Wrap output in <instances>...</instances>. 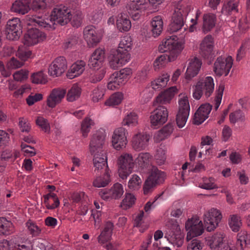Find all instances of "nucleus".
Returning a JSON list of instances; mask_svg holds the SVG:
<instances>
[{
  "label": "nucleus",
  "instance_id": "2f4dec72",
  "mask_svg": "<svg viewBox=\"0 0 250 250\" xmlns=\"http://www.w3.org/2000/svg\"><path fill=\"white\" fill-rule=\"evenodd\" d=\"M82 89L77 84L75 83L68 90L66 94V100L69 102L77 100L81 95Z\"/></svg>",
  "mask_w": 250,
  "mask_h": 250
},
{
  "label": "nucleus",
  "instance_id": "1a4fd4ad",
  "mask_svg": "<svg viewBox=\"0 0 250 250\" xmlns=\"http://www.w3.org/2000/svg\"><path fill=\"white\" fill-rule=\"evenodd\" d=\"M168 112L164 106H158L152 113L150 116L151 125L155 127L165 123L167 120Z\"/></svg>",
  "mask_w": 250,
  "mask_h": 250
},
{
  "label": "nucleus",
  "instance_id": "b1692460",
  "mask_svg": "<svg viewBox=\"0 0 250 250\" xmlns=\"http://www.w3.org/2000/svg\"><path fill=\"white\" fill-rule=\"evenodd\" d=\"M216 16L212 13L204 15L203 17L202 31L206 34L210 31L215 26Z\"/></svg>",
  "mask_w": 250,
  "mask_h": 250
},
{
  "label": "nucleus",
  "instance_id": "c9c22d12",
  "mask_svg": "<svg viewBox=\"0 0 250 250\" xmlns=\"http://www.w3.org/2000/svg\"><path fill=\"white\" fill-rule=\"evenodd\" d=\"M250 245V234L247 231H241L237 234V245L241 250H244Z\"/></svg>",
  "mask_w": 250,
  "mask_h": 250
},
{
  "label": "nucleus",
  "instance_id": "338daca9",
  "mask_svg": "<svg viewBox=\"0 0 250 250\" xmlns=\"http://www.w3.org/2000/svg\"><path fill=\"white\" fill-rule=\"evenodd\" d=\"M155 158L156 162L159 165L164 164L166 160V151L161 147L158 148L155 155Z\"/></svg>",
  "mask_w": 250,
  "mask_h": 250
},
{
  "label": "nucleus",
  "instance_id": "473e14b6",
  "mask_svg": "<svg viewBox=\"0 0 250 250\" xmlns=\"http://www.w3.org/2000/svg\"><path fill=\"white\" fill-rule=\"evenodd\" d=\"M44 203L48 209H52L59 206L60 202L56 194L50 193L44 196Z\"/></svg>",
  "mask_w": 250,
  "mask_h": 250
},
{
  "label": "nucleus",
  "instance_id": "4c0bfd02",
  "mask_svg": "<svg viewBox=\"0 0 250 250\" xmlns=\"http://www.w3.org/2000/svg\"><path fill=\"white\" fill-rule=\"evenodd\" d=\"M14 231L12 223L5 218H0V234L9 235Z\"/></svg>",
  "mask_w": 250,
  "mask_h": 250
},
{
  "label": "nucleus",
  "instance_id": "aec40b11",
  "mask_svg": "<svg viewBox=\"0 0 250 250\" xmlns=\"http://www.w3.org/2000/svg\"><path fill=\"white\" fill-rule=\"evenodd\" d=\"M184 24L183 15L180 10L175 11L173 14L171 21L168 26L167 30L170 33L177 32L182 29Z\"/></svg>",
  "mask_w": 250,
  "mask_h": 250
},
{
  "label": "nucleus",
  "instance_id": "f8f14e48",
  "mask_svg": "<svg viewBox=\"0 0 250 250\" xmlns=\"http://www.w3.org/2000/svg\"><path fill=\"white\" fill-rule=\"evenodd\" d=\"M67 68V62L64 57L61 56L56 58L49 66V74L55 77L61 76Z\"/></svg>",
  "mask_w": 250,
  "mask_h": 250
},
{
  "label": "nucleus",
  "instance_id": "69168bd1",
  "mask_svg": "<svg viewBox=\"0 0 250 250\" xmlns=\"http://www.w3.org/2000/svg\"><path fill=\"white\" fill-rule=\"evenodd\" d=\"M156 186L157 185L148 177L145 182L143 186L144 194L147 195L151 193Z\"/></svg>",
  "mask_w": 250,
  "mask_h": 250
},
{
  "label": "nucleus",
  "instance_id": "cd10ccee",
  "mask_svg": "<svg viewBox=\"0 0 250 250\" xmlns=\"http://www.w3.org/2000/svg\"><path fill=\"white\" fill-rule=\"evenodd\" d=\"M132 41L130 36L126 35L122 38L119 47L117 50L119 53L126 54V56H129L128 52L131 50L132 45Z\"/></svg>",
  "mask_w": 250,
  "mask_h": 250
},
{
  "label": "nucleus",
  "instance_id": "4468645a",
  "mask_svg": "<svg viewBox=\"0 0 250 250\" xmlns=\"http://www.w3.org/2000/svg\"><path fill=\"white\" fill-rule=\"evenodd\" d=\"M150 136L144 133H138L134 135L131 140V145L136 151L145 149L148 146Z\"/></svg>",
  "mask_w": 250,
  "mask_h": 250
},
{
  "label": "nucleus",
  "instance_id": "bb28decb",
  "mask_svg": "<svg viewBox=\"0 0 250 250\" xmlns=\"http://www.w3.org/2000/svg\"><path fill=\"white\" fill-rule=\"evenodd\" d=\"M113 228V223L110 222L106 223L104 230L98 237L99 243L103 245L110 240Z\"/></svg>",
  "mask_w": 250,
  "mask_h": 250
},
{
  "label": "nucleus",
  "instance_id": "e433bc0d",
  "mask_svg": "<svg viewBox=\"0 0 250 250\" xmlns=\"http://www.w3.org/2000/svg\"><path fill=\"white\" fill-rule=\"evenodd\" d=\"M27 25L38 26L46 28L47 30L53 28L52 26L44 21V19L42 16H33L29 18L28 21Z\"/></svg>",
  "mask_w": 250,
  "mask_h": 250
},
{
  "label": "nucleus",
  "instance_id": "f257e3e1",
  "mask_svg": "<svg viewBox=\"0 0 250 250\" xmlns=\"http://www.w3.org/2000/svg\"><path fill=\"white\" fill-rule=\"evenodd\" d=\"M177 40L176 36H171L166 38L159 46V50L161 52H168V54L166 55L168 62L175 61L184 48L183 44Z\"/></svg>",
  "mask_w": 250,
  "mask_h": 250
},
{
  "label": "nucleus",
  "instance_id": "0eeeda50",
  "mask_svg": "<svg viewBox=\"0 0 250 250\" xmlns=\"http://www.w3.org/2000/svg\"><path fill=\"white\" fill-rule=\"evenodd\" d=\"M105 134L104 131L98 130L94 133L91 139L89 149L91 153L105 152L103 149Z\"/></svg>",
  "mask_w": 250,
  "mask_h": 250
},
{
  "label": "nucleus",
  "instance_id": "393cba45",
  "mask_svg": "<svg viewBox=\"0 0 250 250\" xmlns=\"http://www.w3.org/2000/svg\"><path fill=\"white\" fill-rule=\"evenodd\" d=\"M11 9L13 12L24 15L27 13L30 10L29 1L28 0H16L12 4Z\"/></svg>",
  "mask_w": 250,
  "mask_h": 250
},
{
  "label": "nucleus",
  "instance_id": "49530a36",
  "mask_svg": "<svg viewBox=\"0 0 250 250\" xmlns=\"http://www.w3.org/2000/svg\"><path fill=\"white\" fill-rule=\"evenodd\" d=\"M116 24L118 29L121 32L127 31L131 26L130 21L128 19L122 17L117 19Z\"/></svg>",
  "mask_w": 250,
  "mask_h": 250
},
{
  "label": "nucleus",
  "instance_id": "a878e982",
  "mask_svg": "<svg viewBox=\"0 0 250 250\" xmlns=\"http://www.w3.org/2000/svg\"><path fill=\"white\" fill-rule=\"evenodd\" d=\"M166 176V175L164 172L158 169L155 167H152L148 177L156 185H158L164 182Z\"/></svg>",
  "mask_w": 250,
  "mask_h": 250
},
{
  "label": "nucleus",
  "instance_id": "4be33fe9",
  "mask_svg": "<svg viewBox=\"0 0 250 250\" xmlns=\"http://www.w3.org/2000/svg\"><path fill=\"white\" fill-rule=\"evenodd\" d=\"M85 62L82 60L78 61L73 63L67 72V77L72 79L82 74L85 69Z\"/></svg>",
  "mask_w": 250,
  "mask_h": 250
},
{
  "label": "nucleus",
  "instance_id": "5fc2aeb1",
  "mask_svg": "<svg viewBox=\"0 0 250 250\" xmlns=\"http://www.w3.org/2000/svg\"><path fill=\"white\" fill-rule=\"evenodd\" d=\"M187 250H201L203 247V244L201 241L196 238L187 240Z\"/></svg>",
  "mask_w": 250,
  "mask_h": 250
},
{
  "label": "nucleus",
  "instance_id": "f03ea898",
  "mask_svg": "<svg viewBox=\"0 0 250 250\" xmlns=\"http://www.w3.org/2000/svg\"><path fill=\"white\" fill-rule=\"evenodd\" d=\"M193 88L194 89L193 97L195 99H200L204 94L206 97L208 98L211 96L214 91L213 79L210 76L200 78L196 84L193 86Z\"/></svg>",
  "mask_w": 250,
  "mask_h": 250
},
{
  "label": "nucleus",
  "instance_id": "8fccbe9b",
  "mask_svg": "<svg viewBox=\"0 0 250 250\" xmlns=\"http://www.w3.org/2000/svg\"><path fill=\"white\" fill-rule=\"evenodd\" d=\"M32 52L24 46H20L16 53V56L23 62L30 58Z\"/></svg>",
  "mask_w": 250,
  "mask_h": 250
},
{
  "label": "nucleus",
  "instance_id": "58836bf2",
  "mask_svg": "<svg viewBox=\"0 0 250 250\" xmlns=\"http://www.w3.org/2000/svg\"><path fill=\"white\" fill-rule=\"evenodd\" d=\"M222 12L226 14H230L238 12V3L235 0H226Z\"/></svg>",
  "mask_w": 250,
  "mask_h": 250
},
{
  "label": "nucleus",
  "instance_id": "a18cd8bd",
  "mask_svg": "<svg viewBox=\"0 0 250 250\" xmlns=\"http://www.w3.org/2000/svg\"><path fill=\"white\" fill-rule=\"evenodd\" d=\"M136 198L134 195L131 193H127L125 195V197L122 200L120 206L124 209H127L132 207L135 204Z\"/></svg>",
  "mask_w": 250,
  "mask_h": 250
},
{
  "label": "nucleus",
  "instance_id": "2eb2a0df",
  "mask_svg": "<svg viewBox=\"0 0 250 250\" xmlns=\"http://www.w3.org/2000/svg\"><path fill=\"white\" fill-rule=\"evenodd\" d=\"M93 155L94 172L96 174L102 173L104 170L107 171V157L105 152L91 153Z\"/></svg>",
  "mask_w": 250,
  "mask_h": 250
},
{
  "label": "nucleus",
  "instance_id": "a19ab883",
  "mask_svg": "<svg viewBox=\"0 0 250 250\" xmlns=\"http://www.w3.org/2000/svg\"><path fill=\"white\" fill-rule=\"evenodd\" d=\"M138 117L134 112L127 113L124 117L122 124L124 126H136L138 124Z\"/></svg>",
  "mask_w": 250,
  "mask_h": 250
},
{
  "label": "nucleus",
  "instance_id": "680f3d73",
  "mask_svg": "<svg viewBox=\"0 0 250 250\" xmlns=\"http://www.w3.org/2000/svg\"><path fill=\"white\" fill-rule=\"evenodd\" d=\"M244 120V114L240 110H236L229 115V121L232 124H235L239 121H243Z\"/></svg>",
  "mask_w": 250,
  "mask_h": 250
},
{
  "label": "nucleus",
  "instance_id": "412c9836",
  "mask_svg": "<svg viewBox=\"0 0 250 250\" xmlns=\"http://www.w3.org/2000/svg\"><path fill=\"white\" fill-rule=\"evenodd\" d=\"M84 39L89 46L96 45L100 41V37L98 36L95 28L93 26H87L83 31Z\"/></svg>",
  "mask_w": 250,
  "mask_h": 250
},
{
  "label": "nucleus",
  "instance_id": "72a5a7b5",
  "mask_svg": "<svg viewBox=\"0 0 250 250\" xmlns=\"http://www.w3.org/2000/svg\"><path fill=\"white\" fill-rule=\"evenodd\" d=\"M169 80V75L167 73L163 74L151 82V86L154 90H159L167 86Z\"/></svg>",
  "mask_w": 250,
  "mask_h": 250
},
{
  "label": "nucleus",
  "instance_id": "c85d7f7f",
  "mask_svg": "<svg viewBox=\"0 0 250 250\" xmlns=\"http://www.w3.org/2000/svg\"><path fill=\"white\" fill-rule=\"evenodd\" d=\"M151 31L153 36L154 37L159 36L163 30V21L162 18L160 16L154 17L151 22Z\"/></svg>",
  "mask_w": 250,
  "mask_h": 250
},
{
  "label": "nucleus",
  "instance_id": "7ed1b4c3",
  "mask_svg": "<svg viewBox=\"0 0 250 250\" xmlns=\"http://www.w3.org/2000/svg\"><path fill=\"white\" fill-rule=\"evenodd\" d=\"M132 73L131 69L126 67L113 73L109 78L108 89L114 90L119 88L120 85L125 84L129 79Z\"/></svg>",
  "mask_w": 250,
  "mask_h": 250
},
{
  "label": "nucleus",
  "instance_id": "5701e85b",
  "mask_svg": "<svg viewBox=\"0 0 250 250\" xmlns=\"http://www.w3.org/2000/svg\"><path fill=\"white\" fill-rule=\"evenodd\" d=\"M177 92L175 86H172L160 94L156 99V102L160 104L169 103Z\"/></svg>",
  "mask_w": 250,
  "mask_h": 250
},
{
  "label": "nucleus",
  "instance_id": "ea45409f",
  "mask_svg": "<svg viewBox=\"0 0 250 250\" xmlns=\"http://www.w3.org/2000/svg\"><path fill=\"white\" fill-rule=\"evenodd\" d=\"M229 225L233 231H238L242 226L241 217L238 214L230 215L229 218Z\"/></svg>",
  "mask_w": 250,
  "mask_h": 250
},
{
  "label": "nucleus",
  "instance_id": "f3484780",
  "mask_svg": "<svg viewBox=\"0 0 250 250\" xmlns=\"http://www.w3.org/2000/svg\"><path fill=\"white\" fill-rule=\"evenodd\" d=\"M66 90L62 88L54 89L47 98V105L51 108H54L61 103L66 94Z\"/></svg>",
  "mask_w": 250,
  "mask_h": 250
},
{
  "label": "nucleus",
  "instance_id": "423d86ee",
  "mask_svg": "<svg viewBox=\"0 0 250 250\" xmlns=\"http://www.w3.org/2000/svg\"><path fill=\"white\" fill-rule=\"evenodd\" d=\"M233 59L231 56H228L226 59L219 57L217 58L214 63L213 71L218 76H227L232 67Z\"/></svg>",
  "mask_w": 250,
  "mask_h": 250
},
{
  "label": "nucleus",
  "instance_id": "e2e57ef3",
  "mask_svg": "<svg viewBox=\"0 0 250 250\" xmlns=\"http://www.w3.org/2000/svg\"><path fill=\"white\" fill-rule=\"evenodd\" d=\"M22 31L17 32L8 28H5V35L6 38L9 40L15 41L19 39Z\"/></svg>",
  "mask_w": 250,
  "mask_h": 250
},
{
  "label": "nucleus",
  "instance_id": "79ce46f5",
  "mask_svg": "<svg viewBox=\"0 0 250 250\" xmlns=\"http://www.w3.org/2000/svg\"><path fill=\"white\" fill-rule=\"evenodd\" d=\"M110 182V175L108 171H105L102 176L96 177L93 182V185L94 187L97 188L104 187L106 186Z\"/></svg>",
  "mask_w": 250,
  "mask_h": 250
},
{
  "label": "nucleus",
  "instance_id": "864d4df0",
  "mask_svg": "<svg viewBox=\"0 0 250 250\" xmlns=\"http://www.w3.org/2000/svg\"><path fill=\"white\" fill-rule=\"evenodd\" d=\"M6 28H8L13 30L18 31H22L21 22L20 19L16 18L9 20L6 24Z\"/></svg>",
  "mask_w": 250,
  "mask_h": 250
},
{
  "label": "nucleus",
  "instance_id": "dca6fc26",
  "mask_svg": "<svg viewBox=\"0 0 250 250\" xmlns=\"http://www.w3.org/2000/svg\"><path fill=\"white\" fill-rule=\"evenodd\" d=\"M173 227L175 229V231H171L169 234L166 233L165 237L174 246L179 248L183 244L184 235L181 232L179 226L176 223L173 224Z\"/></svg>",
  "mask_w": 250,
  "mask_h": 250
},
{
  "label": "nucleus",
  "instance_id": "37998d69",
  "mask_svg": "<svg viewBox=\"0 0 250 250\" xmlns=\"http://www.w3.org/2000/svg\"><path fill=\"white\" fill-rule=\"evenodd\" d=\"M142 183L141 177L137 174H133L128 182L127 187L131 190H137L141 188Z\"/></svg>",
  "mask_w": 250,
  "mask_h": 250
},
{
  "label": "nucleus",
  "instance_id": "6e6552de",
  "mask_svg": "<svg viewBox=\"0 0 250 250\" xmlns=\"http://www.w3.org/2000/svg\"><path fill=\"white\" fill-rule=\"evenodd\" d=\"M70 11L65 7L58 6L53 9L50 15V21L64 25L70 20Z\"/></svg>",
  "mask_w": 250,
  "mask_h": 250
},
{
  "label": "nucleus",
  "instance_id": "4d7b16f0",
  "mask_svg": "<svg viewBox=\"0 0 250 250\" xmlns=\"http://www.w3.org/2000/svg\"><path fill=\"white\" fill-rule=\"evenodd\" d=\"M179 111L189 113L190 107L188 98L187 96H183L179 100Z\"/></svg>",
  "mask_w": 250,
  "mask_h": 250
},
{
  "label": "nucleus",
  "instance_id": "052dcab7",
  "mask_svg": "<svg viewBox=\"0 0 250 250\" xmlns=\"http://www.w3.org/2000/svg\"><path fill=\"white\" fill-rule=\"evenodd\" d=\"M26 227L32 236L36 237L39 236L41 232V229L35 223L30 220L26 223Z\"/></svg>",
  "mask_w": 250,
  "mask_h": 250
},
{
  "label": "nucleus",
  "instance_id": "7c9ffc66",
  "mask_svg": "<svg viewBox=\"0 0 250 250\" xmlns=\"http://www.w3.org/2000/svg\"><path fill=\"white\" fill-rule=\"evenodd\" d=\"M173 126L172 124H168L164 126L161 129L155 133L154 139L156 142H159L165 139L172 132Z\"/></svg>",
  "mask_w": 250,
  "mask_h": 250
},
{
  "label": "nucleus",
  "instance_id": "13d9d810",
  "mask_svg": "<svg viewBox=\"0 0 250 250\" xmlns=\"http://www.w3.org/2000/svg\"><path fill=\"white\" fill-rule=\"evenodd\" d=\"M36 123L42 131L45 132L49 133L50 130V126L47 120L42 117H38L36 120Z\"/></svg>",
  "mask_w": 250,
  "mask_h": 250
},
{
  "label": "nucleus",
  "instance_id": "6ab92c4d",
  "mask_svg": "<svg viewBox=\"0 0 250 250\" xmlns=\"http://www.w3.org/2000/svg\"><path fill=\"white\" fill-rule=\"evenodd\" d=\"M202 64L201 61L197 57L191 59L187 68L185 78L188 80H190L196 76L201 68Z\"/></svg>",
  "mask_w": 250,
  "mask_h": 250
},
{
  "label": "nucleus",
  "instance_id": "20e7f679",
  "mask_svg": "<svg viewBox=\"0 0 250 250\" xmlns=\"http://www.w3.org/2000/svg\"><path fill=\"white\" fill-rule=\"evenodd\" d=\"M118 165L119 177L123 180L126 179L132 172L134 166L132 155L128 153L121 155L118 158Z\"/></svg>",
  "mask_w": 250,
  "mask_h": 250
},
{
  "label": "nucleus",
  "instance_id": "0e129e2a",
  "mask_svg": "<svg viewBox=\"0 0 250 250\" xmlns=\"http://www.w3.org/2000/svg\"><path fill=\"white\" fill-rule=\"evenodd\" d=\"M189 113L178 111L176 117V123L177 125L180 127H183L188 119Z\"/></svg>",
  "mask_w": 250,
  "mask_h": 250
},
{
  "label": "nucleus",
  "instance_id": "603ef678",
  "mask_svg": "<svg viewBox=\"0 0 250 250\" xmlns=\"http://www.w3.org/2000/svg\"><path fill=\"white\" fill-rule=\"evenodd\" d=\"M31 82L35 84H44L47 81L42 71L33 73L31 77Z\"/></svg>",
  "mask_w": 250,
  "mask_h": 250
},
{
  "label": "nucleus",
  "instance_id": "9d476101",
  "mask_svg": "<svg viewBox=\"0 0 250 250\" xmlns=\"http://www.w3.org/2000/svg\"><path fill=\"white\" fill-rule=\"evenodd\" d=\"M46 38L44 33L37 28H31L25 34L23 42L27 46L33 45L42 41Z\"/></svg>",
  "mask_w": 250,
  "mask_h": 250
},
{
  "label": "nucleus",
  "instance_id": "6e6d98bb",
  "mask_svg": "<svg viewBox=\"0 0 250 250\" xmlns=\"http://www.w3.org/2000/svg\"><path fill=\"white\" fill-rule=\"evenodd\" d=\"M214 179L210 177L209 178H204L203 183L199 185V187L207 190H210L217 188L214 183Z\"/></svg>",
  "mask_w": 250,
  "mask_h": 250
},
{
  "label": "nucleus",
  "instance_id": "f704fd0d",
  "mask_svg": "<svg viewBox=\"0 0 250 250\" xmlns=\"http://www.w3.org/2000/svg\"><path fill=\"white\" fill-rule=\"evenodd\" d=\"M225 237L223 234L221 233H216L214 234L208 240V243L210 248L212 250H215L222 245L225 242Z\"/></svg>",
  "mask_w": 250,
  "mask_h": 250
},
{
  "label": "nucleus",
  "instance_id": "9b49d317",
  "mask_svg": "<svg viewBox=\"0 0 250 250\" xmlns=\"http://www.w3.org/2000/svg\"><path fill=\"white\" fill-rule=\"evenodd\" d=\"M124 193L123 186L118 183H115L108 190H102L99 195L104 200L119 199Z\"/></svg>",
  "mask_w": 250,
  "mask_h": 250
},
{
  "label": "nucleus",
  "instance_id": "de8ad7c7",
  "mask_svg": "<svg viewBox=\"0 0 250 250\" xmlns=\"http://www.w3.org/2000/svg\"><path fill=\"white\" fill-rule=\"evenodd\" d=\"M203 225L198 224L192 228L189 229L186 239L188 240L194 237L201 235L204 232Z\"/></svg>",
  "mask_w": 250,
  "mask_h": 250
},
{
  "label": "nucleus",
  "instance_id": "39448f33",
  "mask_svg": "<svg viewBox=\"0 0 250 250\" xmlns=\"http://www.w3.org/2000/svg\"><path fill=\"white\" fill-rule=\"evenodd\" d=\"M222 218L221 211L214 208H212L204 213L203 221L207 230L211 231L218 226Z\"/></svg>",
  "mask_w": 250,
  "mask_h": 250
},
{
  "label": "nucleus",
  "instance_id": "ddd939ff",
  "mask_svg": "<svg viewBox=\"0 0 250 250\" xmlns=\"http://www.w3.org/2000/svg\"><path fill=\"white\" fill-rule=\"evenodd\" d=\"M126 130L123 127L116 129L112 136V145L114 148L120 150L125 147L127 144Z\"/></svg>",
  "mask_w": 250,
  "mask_h": 250
},
{
  "label": "nucleus",
  "instance_id": "774afa93",
  "mask_svg": "<svg viewBox=\"0 0 250 250\" xmlns=\"http://www.w3.org/2000/svg\"><path fill=\"white\" fill-rule=\"evenodd\" d=\"M29 72L24 69L17 71L13 74L14 80L18 82H22L27 79Z\"/></svg>",
  "mask_w": 250,
  "mask_h": 250
},
{
  "label": "nucleus",
  "instance_id": "bf43d9fd",
  "mask_svg": "<svg viewBox=\"0 0 250 250\" xmlns=\"http://www.w3.org/2000/svg\"><path fill=\"white\" fill-rule=\"evenodd\" d=\"M46 7L45 0H33L31 3L30 8L34 11H39L44 9Z\"/></svg>",
  "mask_w": 250,
  "mask_h": 250
},
{
  "label": "nucleus",
  "instance_id": "3c124183",
  "mask_svg": "<svg viewBox=\"0 0 250 250\" xmlns=\"http://www.w3.org/2000/svg\"><path fill=\"white\" fill-rule=\"evenodd\" d=\"M123 99V95L121 93H115L112 94L107 100L105 104L108 106H115L120 104Z\"/></svg>",
  "mask_w": 250,
  "mask_h": 250
},
{
  "label": "nucleus",
  "instance_id": "a211bd4d",
  "mask_svg": "<svg viewBox=\"0 0 250 250\" xmlns=\"http://www.w3.org/2000/svg\"><path fill=\"white\" fill-rule=\"evenodd\" d=\"M130 56H126V54L119 53L118 50L114 52L110 58L109 65L113 69H116L122 66L128 62Z\"/></svg>",
  "mask_w": 250,
  "mask_h": 250
},
{
  "label": "nucleus",
  "instance_id": "c03bdc74",
  "mask_svg": "<svg viewBox=\"0 0 250 250\" xmlns=\"http://www.w3.org/2000/svg\"><path fill=\"white\" fill-rule=\"evenodd\" d=\"M151 159V156L149 153L142 152L139 154L136 162L140 167L144 168L149 164Z\"/></svg>",
  "mask_w": 250,
  "mask_h": 250
},
{
  "label": "nucleus",
  "instance_id": "c756f323",
  "mask_svg": "<svg viewBox=\"0 0 250 250\" xmlns=\"http://www.w3.org/2000/svg\"><path fill=\"white\" fill-rule=\"evenodd\" d=\"M147 3V0H129L126 8L128 13L133 15L134 12L146 8Z\"/></svg>",
  "mask_w": 250,
  "mask_h": 250
},
{
  "label": "nucleus",
  "instance_id": "09e8293b",
  "mask_svg": "<svg viewBox=\"0 0 250 250\" xmlns=\"http://www.w3.org/2000/svg\"><path fill=\"white\" fill-rule=\"evenodd\" d=\"M94 125V122L90 118L86 117L84 119L81 125V131L84 137L87 136L91 126H93Z\"/></svg>",
  "mask_w": 250,
  "mask_h": 250
}]
</instances>
